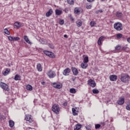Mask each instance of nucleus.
Masks as SVG:
<instances>
[{"mask_svg": "<svg viewBox=\"0 0 130 130\" xmlns=\"http://www.w3.org/2000/svg\"><path fill=\"white\" fill-rule=\"evenodd\" d=\"M116 37L118 39H120V38H121V37H122V34H117L116 35Z\"/></svg>", "mask_w": 130, "mask_h": 130, "instance_id": "nucleus-35", "label": "nucleus"}, {"mask_svg": "<svg viewBox=\"0 0 130 130\" xmlns=\"http://www.w3.org/2000/svg\"><path fill=\"white\" fill-rule=\"evenodd\" d=\"M88 62H89V57H88V56L85 57L84 58L83 62L88 63Z\"/></svg>", "mask_w": 130, "mask_h": 130, "instance_id": "nucleus-31", "label": "nucleus"}, {"mask_svg": "<svg viewBox=\"0 0 130 130\" xmlns=\"http://www.w3.org/2000/svg\"><path fill=\"white\" fill-rule=\"evenodd\" d=\"M74 13L76 14V15H80V14H81V8L76 7L74 9Z\"/></svg>", "mask_w": 130, "mask_h": 130, "instance_id": "nucleus-14", "label": "nucleus"}, {"mask_svg": "<svg viewBox=\"0 0 130 130\" xmlns=\"http://www.w3.org/2000/svg\"><path fill=\"white\" fill-rule=\"evenodd\" d=\"M14 80L15 81H21V77L19 75L16 74L14 77Z\"/></svg>", "mask_w": 130, "mask_h": 130, "instance_id": "nucleus-25", "label": "nucleus"}, {"mask_svg": "<svg viewBox=\"0 0 130 130\" xmlns=\"http://www.w3.org/2000/svg\"><path fill=\"white\" fill-rule=\"evenodd\" d=\"M37 69L39 72L42 71V67H41V64L38 63L37 66Z\"/></svg>", "mask_w": 130, "mask_h": 130, "instance_id": "nucleus-24", "label": "nucleus"}, {"mask_svg": "<svg viewBox=\"0 0 130 130\" xmlns=\"http://www.w3.org/2000/svg\"><path fill=\"white\" fill-rule=\"evenodd\" d=\"M101 127V125L100 124H96L95 125V129H98V128H100Z\"/></svg>", "mask_w": 130, "mask_h": 130, "instance_id": "nucleus-37", "label": "nucleus"}, {"mask_svg": "<svg viewBox=\"0 0 130 130\" xmlns=\"http://www.w3.org/2000/svg\"><path fill=\"white\" fill-rule=\"evenodd\" d=\"M122 13L119 11H117L116 13V17H117V18H121V17H122Z\"/></svg>", "mask_w": 130, "mask_h": 130, "instance_id": "nucleus-22", "label": "nucleus"}, {"mask_svg": "<svg viewBox=\"0 0 130 130\" xmlns=\"http://www.w3.org/2000/svg\"><path fill=\"white\" fill-rule=\"evenodd\" d=\"M61 14H62V11L61 10H59L58 9H56L55 10V14L57 16H60Z\"/></svg>", "mask_w": 130, "mask_h": 130, "instance_id": "nucleus-21", "label": "nucleus"}, {"mask_svg": "<svg viewBox=\"0 0 130 130\" xmlns=\"http://www.w3.org/2000/svg\"><path fill=\"white\" fill-rule=\"evenodd\" d=\"M74 130H79V129H78L77 128H76H76H74Z\"/></svg>", "mask_w": 130, "mask_h": 130, "instance_id": "nucleus-56", "label": "nucleus"}, {"mask_svg": "<svg viewBox=\"0 0 130 130\" xmlns=\"http://www.w3.org/2000/svg\"><path fill=\"white\" fill-rule=\"evenodd\" d=\"M127 42H128V43H130V38H128L127 39Z\"/></svg>", "mask_w": 130, "mask_h": 130, "instance_id": "nucleus-50", "label": "nucleus"}, {"mask_svg": "<svg viewBox=\"0 0 130 130\" xmlns=\"http://www.w3.org/2000/svg\"><path fill=\"white\" fill-rule=\"evenodd\" d=\"M20 38L19 37H13V41H18L20 40Z\"/></svg>", "mask_w": 130, "mask_h": 130, "instance_id": "nucleus-36", "label": "nucleus"}, {"mask_svg": "<svg viewBox=\"0 0 130 130\" xmlns=\"http://www.w3.org/2000/svg\"><path fill=\"white\" fill-rule=\"evenodd\" d=\"M81 67L82 69H87L88 67V64H87V63H85L84 62H83L81 63Z\"/></svg>", "mask_w": 130, "mask_h": 130, "instance_id": "nucleus-23", "label": "nucleus"}, {"mask_svg": "<svg viewBox=\"0 0 130 130\" xmlns=\"http://www.w3.org/2000/svg\"><path fill=\"white\" fill-rule=\"evenodd\" d=\"M0 87L2 88V89H3L5 91H10V88H9V85L8 84L1 82L0 83Z\"/></svg>", "mask_w": 130, "mask_h": 130, "instance_id": "nucleus-4", "label": "nucleus"}, {"mask_svg": "<svg viewBox=\"0 0 130 130\" xmlns=\"http://www.w3.org/2000/svg\"><path fill=\"white\" fill-rule=\"evenodd\" d=\"M102 2H104L105 0H101Z\"/></svg>", "mask_w": 130, "mask_h": 130, "instance_id": "nucleus-58", "label": "nucleus"}, {"mask_svg": "<svg viewBox=\"0 0 130 130\" xmlns=\"http://www.w3.org/2000/svg\"><path fill=\"white\" fill-rule=\"evenodd\" d=\"M72 80H73V81H75V80H76V79H75V78H72Z\"/></svg>", "mask_w": 130, "mask_h": 130, "instance_id": "nucleus-57", "label": "nucleus"}, {"mask_svg": "<svg viewBox=\"0 0 130 130\" xmlns=\"http://www.w3.org/2000/svg\"><path fill=\"white\" fill-rule=\"evenodd\" d=\"M5 1H8V0H5Z\"/></svg>", "mask_w": 130, "mask_h": 130, "instance_id": "nucleus-59", "label": "nucleus"}, {"mask_svg": "<svg viewBox=\"0 0 130 130\" xmlns=\"http://www.w3.org/2000/svg\"><path fill=\"white\" fill-rule=\"evenodd\" d=\"M11 71V70L9 68H7L6 71L3 73V75L4 76H7V75H9L10 74V72Z\"/></svg>", "mask_w": 130, "mask_h": 130, "instance_id": "nucleus-20", "label": "nucleus"}, {"mask_svg": "<svg viewBox=\"0 0 130 130\" xmlns=\"http://www.w3.org/2000/svg\"><path fill=\"white\" fill-rule=\"evenodd\" d=\"M99 11H100V13H103V11H102V10H100Z\"/></svg>", "mask_w": 130, "mask_h": 130, "instance_id": "nucleus-53", "label": "nucleus"}, {"mask_svg": "<svg viewBox=\"0 0 130 130\" xmlns=\"http://www.w3.org/2000/svg\"><path fill=\"white\" fill-rule=\"evenodd\" d=\"M117 103L119 105H123L124 104V98L119 99L117 101Z\"/></svg>", "mask_w": 130, "mask_h": 130, "instance_id": "nucleus-15", "label": "nucleus"}, {"mask_svg": "<svg viewBox=\"0 0 130 130\" xmlns=\"http://www.w3.org/2000/svg\"><path fill=\"white\" fill-rule=\"evenodd\" d=\"M129 76L127 74L122 73L121 74L120 80L123 83H127L129 81Z\"/></svg>", "mask_w": 130, "mask_h": 130, "instance_id": "nucleus-1", "label": "nucleus"}, {"mask_svg": "<svg viewBox=\"0 0 130 130\" xmlns=\"http://www.w3.org/2000/svg\"><path fill=\"white\" fill-rule=\"evenodd\" d=\"M64 38H68V35H64Z\"/></svg>", "mask_w": 130, "mask_h": 130, "instance_id": "nucleus-52", "label": "nucleus"}, {"mask_svg": "<svg viewBox=\"0 0 130 130\" xmlns=\"http://www.w3.org/2000/svg\"><path fill=\"white\" fill-rule=\"evenodd\" d=\"M114 28L116 31H121L123 29L122 24L120 22H116L114 24Z\"/></svg>", "mask_w": 130, "mask_h": 130, "instance_id": "nucleus-2", "label": "nucleus"}, {"mask_svg": "<svg viewBox=\"0 0 130 130\" xmlns=\"http://www.w3.org/2000/svg\"><path fill=\"white\" fill-rule=\"evenodd\" d=\"M68 11H69V10H68L67 9H66V10H65V12H66V13H68Z\"/></svg>", "mask_w": 130, "mask_h": 130, "instance_id": "nucleus-55", "label": "nucleus"}, {"mask_svg": "<svg viewBox=\"0 0 130 130\" xmlns=\"http://www.w3.org/2000/svg\"><path fill=\"white\" fill-rule=\"evenodd\" d=\"M110 80L112 81H115L117 80V76L115 75H112L110 76Z\"/></svg>", "mask_w": 130, "mask_h": 130, "instance_id": "nucleus-13", "label": "nucleus"}, {"mask_svg": "<svg viewBox=\"0 0 130 130\" xmlns=\"http://www.w3.org/2000/svg\"><path fill=\"white\" fill-rule=\"evenodd\" d=\"M47 75L49 78H54V77L56 76V74H55V72L54 71H52V70H50L48 71Z\"/></svg>", "mask_w": 130, "mask_h": 130, "instance_id": "nucleus-6", "label": "nucleus"}, {"mask_svg": "<svg viewBox=\"0 0 130 130\" xmlns=\"http://www.w3.org/2000/svg\"><path fill=\"white\" fill-rule=\"evenodd\" d=\"M72 72H73V74L74 76H78V74H79V71H78V69L75 67H72Z\"/></svg>", "mask_w": 130, "mask_h": 130, "instance_id": "nucleus-9", "label": "nucleus"}, {"mask_svg": "<svg viewBox=\"0 0 130 130\" xmlns=\"http://www.w3.org/2000/svg\"><path fill=\"white\" fill-rule=\"evenodd\" d=\"M14 28H17V29H19L21 27V23L19 22H16L14 23Z\"/></svg>", "mask_w": 130, "mask_h": 130, "instance_id": "nucleus-18", "label": "nucleus"}, {"mask_svg": "<svg viewBox=\"0 0 130 130\" xmlns=\"http://www.w3.org/2000/svg\"><path fill=\"white\" fill-rule=\"evenodd\" d=\"M88 84L89 86H90L92 88H95V87H96V83L95 82V81L92 79H89L88 81Z\"/></svg>", "mask_w": 130, "mask_h": 130, "instance_id": "nucleus-7", "label": "nucleus"}, {"mask_svg": "<svg viewBox=\"0 0 130 130\" xmlns=\"http://www.w3.org/2000/svg\"><path fill=\"white\" fill-rule=\"evenodd\" d=\"M59 23L60 25H63V24H64V20L60 19L59 21Z\"/></svg>", "mask_w": 130, "mask_h": 130, "instance_id": "nucleus-39", "label": "nucleus"}, {"mask_svg": "<svg viewBox=\"0 0 130 130\" xmlns=\"http://www.w3.org/2000/svg\"><path fill=\"white\" fill-rule=\"evenodd\" d=\"M76 23L78 27H81V26L83 25V22H82V20H80L77 21Z\"/></svg>", "mask_w": 130, "mask_h": 130, "instance_id": "nucleus-28", "label": "nucleus"}, {"mask_svg": "<svg viewBox=\"0 0 130 130\" xmlns=\"http://www.w3.org/2000/svg\"><path fill=\"white\" fill-rule=\"evenodd\" d=\"M4 32L5 34H7V35H10V31H9V30H8L7 28L4 29Z\"/></svg>", "mask_w": 130, "mask_h": 130, "instance_id": "nucleus-32", "label": "nucleus"}, {"mask_svg": "<svg viewBox=\"0 0 130 130\" xmlns=\"http://www.w3.org/2000/svg\"><path fill=\"white\" fill-rule=\"evenodd\" d=\"M70 93H72V94H75L77 93V90H76V89L75 88H71L70 89Z\"/></svg>", "mask_w": 130, "mask_h": 130, "instance_id": "nucleus-30", "label": "nucleus"}, {"mask_svg": "<svg viewBox=\"0 0 130 130\" xmlns=\"http://www.w3.org/2000/svg\"><path fill=\"white\" fill-rule=\"evenodd\" d=\"M81 127H82V125L80 124H77L76 125V128H78V129H81Z\"/></svg>", "mask_w": 130, "mask_h": 130, "instance_id": "nucleus-38", "label": "nucleus"}, {"mask_svg": "<svg viewBox=\"0 0 130 130\" xmlns=\"http://www.w3.org/2000/svg\"><path fill=\"white\" fill-rule=\"evenodd\" d=\"M53 87L55 88V89H61L62 85L61 84H58L57 83L54 82L53 83Z\"/></svg>", "mask_w": 130, "mask_h": 130, "instance_id": "nucleus-12", "label": "nucleus"}, {"mask_svg": "<svg viewBox=\"0 0 130 130\" xmlns=\"http://www.w3.org/2000/svg\"><path fill=\"white\" fill-rule=\"evenodd\" d=\"M105 124H106L105 123V122H103L101 123L100 125H101V126H102V127L104 126V125H105Z\"/></svg>", "mask_w": 130, "mask_h": 130, "instance_id": "nucleus-46", "label": "nucleus"}, {"mask_svg": "<svg viewBox=\"0 0 130 130\" xmlns=\"http://www.w3.org/2000/svg\"><path fill=\"white\" fill-rule=\"evenodd\" d=\"M44 54L47 55V56H49V57H52V58H54L55 57V55H54V53L48 51H44Z\"/></svg>", "mask_w": 130, "mask_h": 130, "instance_id": "nucleus-5", "label": "nucleus"}, {"mask_svg": "<svg viewBox=\"0 0 130 130\" xmlns=\"http://www.w3.org/2000/svg\"><path fill=\"white\" fill-rule=\"evenodd\" d=\"M70 73H71V69L70 68H67L63 71V75L64 76H69Z\"/></svg>", "mask_w": 130, "mask_h": 130, "instance_id": "nucleus-11", "label": "nucleus"}, {"mask_svg": "<svg viewBox=\"0 0 130 130\" xmlns=\"http://www.w3.org/2000/svg\"><path fill=\"white\" fill-rule=\"evenodd\" d=\"M23 39H24L25 41L28 44H32V42L30 41L27 36H24Z\"/></svg>", "mask_w": 130, "mask_h": 130, "instance_id": "nucleus-16", "label": "nucleus"}, {"mask_svg": "<svg viewBox=\"0 0 130 130\" xmlns=\"http://www.w3.org/2000/svg\"><path fill=\"white\" fill-rule=\"evenodd\" d=\"M8 39L10 41H14V37H12V36L9 37Z\"/></svg>", "mask_w": 130, "mask_h": 130, "instance_id": "nucleus-44", "label": "nucleus"}, {"mask_svg": "<svg viewBox=\"0 0 130 130\" xmlns=\"http://www.w3.org/2000/svg\"><path fill=\"white\" fill-rule=\"evenodd\" d=\"M92 93H93V94H99V90H98L97 89H92Z\"/></svg>", "mask_w": 130, "mask_h": 130, "instance_id": "nucleus-33", "label": "nucleus"}, {"mask_svg": "<svg viewBox=\"0 0 130 130\" xmlns=\"http://www.w3.org/2000/svg\"><path fill=\"white\" fill-rule=\"evenodd\" d=\"M26 90H28V91H32L33 90V87L30 85H26Z\"/></svg>", "mask_w": 130, "mask_h": 130, "instance_id": "nucleus-26", "label": "nucleus"}, {"mask_svg": "<svg viewBox=\"0 0 130 130\" xmlns=\"http://www.w3.org/2000/svg\"><path fill=\"white\" fill-rule=\"evenodd\" d=\"M90 25L91 27H94V25H96V22L94 21H91L90 22Z\"/></svg>", "mask_w": 130, "mask_h": 130, "instance_id": "nucleus-40", "label": "nucleus"}, {"mask_svg": "<svg viewBox=\"0 0 130 130\" xmlns=\"http://www.w3.org/2000/svg\"><path fill=\"white\" fill-rule=\"evenodd\" d=\"M95 14H99V13H100V11L99 10H96L95 12Z\"/></svg>", "mask_w": 130, "mask_h": 130, "instance_id": "nucleus-49", "label": "nucleus"}, {"mask_svg": "<svg viewBox=\"0 0 130 130\" xmlns=\"http://www.w3.org/2000/svg\"><path fill=\"white\" fill-rule=\"evenodd\" d=\"M67 3L69 5H74L75 4V0H67Z\"/></svg>", "mask_w": 130, "mask_h": 130, "instance_id": "nucleus-29", "label": "nucleus"}, {"mask_svg": "<svg viewBox=\"0 0 130 130\" xmlns=\"http://www.w3.org/2000/svg\"><path fill=\"white\" fill-rule=\"evenodd\" d=\"M72 113L73 115H74L75 116L78 115V113H79V110H78L77 108H72Z\"/></svg>", "mask_w": 130, "mask_h": 130, "instance_id": "nucleus-10", "label": "nucleus"}, {"mask_svg": "<svg viewBox=\"0 0 130 130\" xmlns=\"http://www.w3.org/2000/svg\"><path fill=\"white\" fill-rule=\"evenodd\" d=\"M94 0H87L88 3H92Z\"/></svg>", "mask_w": 130, "mask_h": 130, "instance_id": "nucleus-48", "label": "nucleus"}, {"mask_svg": "<svg viewBox=\"0 0 130 130\" xmlns=\"http://www.w3.org/2000/svg\"><path fill=\"white\" fill-rule=\"evenodd\" d=\"M48 46L50 48H51V49H53V48H54V47L52 44H48Z\"/></svg>", "mask_w": 130, "mask_h": 130, "instance_id": "nucleus-43", "label": "nucleus"}, {"mask_svg": "<svg viewBox=\"0 0 130 130\" xmlns=\"http://www.w3.org/2000/svg\"><path fill=\"white\" fill-rule=\"evenodd\" d=\"M64 106H68V102H65L63 103Z\"/></svg>", "mask_w": 130, "mask_h": 130, "instance_id": "nucleus-47", "label": "nucleus"}, {"mask_svg": "<svg viewBox=\"0 0 130 130\" xmlns=\"http://www.w3.org/2000/svg\"><path fill=\"white\" fill-rule=\"evenodd\" d=\"M126 109L130 111V101L127 103V106H126Z\"/></svg>", "mask_w": 130, "mask_h": 130, "instance_id": "nucleus-34", "label": "nucleus"}, {"mask_svg": "<svg viewBox=\"0 0 130 130\" xmlns=\"http://www.w3.org/2000/svg\"><path fill=\"white\" fill-rule=\"evenodd\" d=\"M53 11H52V9H49L48 12H47L46 13V17H50L51 16L52 14H53Z\"/></svg>", "mask_w": 130, "mask_h": 130, "instance_id": "nucleus-17", "label": "nucleus"}, {"mask_svg": "<svg viewBox=\"0 0 130 130\" xmlns=\"http://www.w3.org/2000/svg\"><path fill=\"white\" fill-rule=\"evenodd\" d=\"M86 8H87V9H92V5H87L86 6Z\"/></svg>", "mask_w": 130, "mask_h": 130, "instance_id": "nucleus-45", "label": "nucleus"}, {"mask_svg": "<svg viewBox=\"0 0 130 130\" xmlns=\"http://www.w3.org/2000/svg\"><path fill=\"white\" fill-rule=\"evenodd\" d=\"M52 110L54 113H56V114H58L60 109H59L58 105L54 104L52 107Z\"/></svg>", "mask_w": 130, "mask_h": 130, "instance_id": "nucleus-3", "label": "nucleus"}, {"mask_svg": "<svg viewBox=\"0 0 130 130\" xmlns=\"http://www.w3.org/2000/svg\"><path fill=\"white\" fill-rule=\"evenodd\" d=\"M25 119L26 121H29L30 123L33 122V118H32V116H31V115H26Z\"/></svg>", "mask_w": 130, "mask_h": 130, "instance_id": "nucleus-8", "label": "nucleus"}, {"mask_svg": "<svg viewBox=\"0 0 130 130\" xmlns=\"http://www.w3.org/2000/svg\"><path fill=\"white\" fill-rule=\"evenodd\" d=\"M120 48H121V47L119 45H117L115 47V50H120Z\"/></svg>", "mask_w": 130, "mask_h": 130, "instance_id": "nucleus-42", "label": "nucleus"}, {"mask_svg": "<svg viewBox=\"0 0 130 130\" xmlns=\"http://www.w3.org/2000/svg\"><path fill=\"white\" fill-rule=\"evenodd\" d=\"M85 127L87 130H91V129L92 128V126H91V125H87Z\"/></svg>", "mask_w": 130, "mask_h": 130, "instance_id": "nucleus-41", "label": "nucleus"}, {"mask_svg": "<svg viewBox=\"0 0 130 130\" xmlns=\"http://www.w3.org/2000/svg\"><path fill=\"white\" fill-rule=\"evenodd\" d=\"M71 21H74V18L73 17H71Z\"/></svg>", "mask_w": 130, "mask_h": 130, "instance_id": "nucleus-54", "label": "nucleus"}, {"mask_svg": "<svg viewBox=\"0 0 130 130\" xmlns=\"http://www.w3.org/2000/svg\"><path fill=\"white\" fill-rule=\"evenodd\" d=\"M41 84L42 85H45V82H44V81L42 82Z\"/></svg>", "mask_w": 130, "mask_h": 130, "instance_id": "nucleus-51", "label": "nucleus"}, {"mask_svg": "<svg viewBox=\"0 0 130 130\" xmlns=\"http://www.w3.org/2000/svg\"><path fill=\"white\" fill-rule=\"evenodd\" d=\"M104 39V36H101L99 38L98 41V45H101V44H102V43L101 42V41H102Z\"/></svg>", "mask_w": 130, "mask_h": 130, "instance_id": "nucleus-19", "label": "nucleus"}, {"mask_svg": "<svg viewBox=\"0 0 130 130\" xmlns=\"http://www.w3.org/2000/svg\"><path fill=\"white\" fill-rule=\"evenodd\" d=\"M14 125H15V122H14V121L10 120L9 121V126H10V127H13Z\"/></svg>", "mask_w": 130, "mask_h": 130, "instance_id": "nucleus-27", "label": "nucleus"}]
</instances>
